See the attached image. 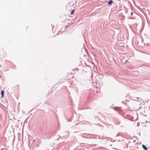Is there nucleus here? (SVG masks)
<instances>
[{
	"label": "nucleus",
	"mask_w": 150,
	"mask_h": 150,
	"mask_svg": "<svg viewBox=\"0 0 150 150\" xmlns=\"http://www.w3.org/2000/svg\"><path fill=\"white\" fill-rule=\"evenodd\" d=\"M142 147L143 149L145 150H147L148 148L146 147L144 145H142Z\"/></svg>",
	"instance_id": "nucleus-2"
},
{
	"label": "nucleus",
	"mask_w": 150,
	"mask_h": 150,
	"mask_svg": "<svg viewBox=\"0 0 150 150\" xmlns=\"http://www.w3.org/2000/svg\"><path fill=\"white\" fill-rule=\"evenodd\" d=\"M139 99V98H138L137 97V98H136V100H137V99Z\"/></svg>",
	"instance_id": "nucleus-5"
},
{
	"label": "nucleus",
	"mask_w": 150,
	"mask_h": 150,
	"mask_svg": "<svg viewBox=\"0 0 150 150\" xmlns=\"http://www.w3.org/2000/svg\"><path fill=\"white\" fill-rule=\"evenodd\" d=\"M1 97H2L4 96V90H2L1 92Z\"/></svg>",
	"instance_id": "nucleus-3"
},
{
	"label": "nucleus",
	"mask_w": 150,
	"mask_h": 150,
	"mask_svg": "<svg viewBox=\"0 0 150 150\" xmlns=\"http://www.w3.org/2000/svg\"><path fill=\"white\" fill-rule=\"evenodd\" d=\"M36 140H33V142H35Z\"/></svg>",
	"instance_id": "nucleus-6"
},
{
	"label": "nucleus",
	"mask_w": 150,
	"mask_h": 150,
	"mask_svg": "<svg viewBox=\"0 0 150 150\" xmlns=\"http://www.w3.org/2000/svg\"><path fill=\"white\" fill-rule=\"evenodd\" d=\"M74 10H72V11H71V14H72L73 13V12H74Z\"/></svg>",
	"instance_id": "nucleus-4"
},
{
	"label": "nucleus",
	"mask_w": 150,
	"mask_h": 150,
	"mask_svg": "<svg viewBox=\"0 0 150 150\" xmlns=\"http://www.w3.org/2000/svg\"><path fill=\"white\" fill-rule=\"evenodd\" d=\"M113 3V1L112 0H110L108 2V4L109 5H111Z\"/></svg>",
	"instance_id": "nucleus-1"
}]
</instances>
